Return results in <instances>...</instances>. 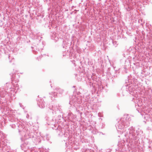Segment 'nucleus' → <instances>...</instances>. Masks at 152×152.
<instances>
[{
	"label": "nucleus",
	"instance_id": "5701e85b",
	"mask_svg": "<svg viewBox=\"0 0 152 152\" xmlns=\"http://www.w3.org/2000/svg\"><path fill=\"white\" fill-rule=\"evenodd\" d=\"M73 87H75V86H73Z\"/></svg>",
	"mask_w": 152,
	"mask_h": 152
},
{
	"label": "nucleus",
	"instance_id": "412c9836",
	"mask_svg": "<svg viewBox=\"0 0 152 152\" xmlns=\"http://www.w3.org/2000/svg\"><path fill=\"white\" fill-rule=\"evenodd\" d=\"M10 62H11V61H10Z\"/></svg>",
	"mask_w": 152,
	"mask_h": 152
},
{
	"label": "nucleus",
	"instance_id": "ddd939ff",
	"mask_svg": "<svg viewBox=\"0 0 152 152\" xmlns=\"http://www.w3.org/2000/svg\"><path fill=\"white\" fill-rule=\"evenodd\" d=\"M113 44L114 46L115 47H116L117 46V45H118V44L117 43V42L116 41H113Z\"/></svg>",
	"mask_w": 152,
	"mask_h": 152
},
{
	"label": "nucleus",
	"instance_id": "6ab92c4d",
	"mask_svg": "<svg viewBox=\"0 0 152 152\" xmlns=\"http://www.w3.org/2000/svg\"><path fill=\"white\" fill-rule=\"evenodd\" d=\"M87 100V99H85V101H86Z\"/></svg>",
	"mask_w": 152,
	"mask_h": 152
},
{
	"label": "nucleus",
	"instance_id": "6e6552de",
	"mask_svg": "<svg viewBox=\"0 0 152 152\" xmlns=\"http://www.w3.org/2000/svg\"><path fill=\"white\" fill-rule=\"evenodd\" d=\"M7 91H6V90H2L0 92V96L1 97H4L7 94Z\"/></svg>",
	"mask_w": 152,
	"mask_h": 152
},
{
	"label": "nucleus",
	"instance_id": "2eb2a0df",
	"mask_svg": "<svg viewBox=\"0 0 152 152\" xmlns=\"http://www.w3.org/2000/svg\"><path fill=\"white\" fill-rule=\"evenodd\" d=\"M11 127L12 128H14L15 127V125L14 124H12L11 125Z\"/></svg>",
	"mask_w": 152,
	"mask_h": 152
},
{
	"label": "nucleus",
	"instance_id": "1a4fd4ad",
	"mask_svg": "<svg viewBox=\"0 0 152 152\" xmlns=\"http://www.w3.org/2000/svg\"><path fill=\"white\" fill-rule=\"evenodd\" d=\"M11 84L8 83H7L6 84V85L5 86V90H7L8 89H11Z\"/></svg>",
	"mask_w": 152,
	"mask_h": 152
},
{
	"label": "nucleus",
	"instance_id": "a211bd4d",
	"mask_svg": "<svg viewBox=\"0 0 152 152\" xmlns=\"http://www.w3.org/2000/svg\"><path fill=\"white\" fill-rule=\"evenodd\" d=\"M10 58H11L12 57H11L10 56H9V59H10Z\"/></svg>",
	"mask_w": 152,
	"mask_h": 152
},
{
	"label": "nucleus",
	"instance_id": "4468645a",
	"mask_svg": "<svg viewBox=\"0 0 152 152\" xmlns=\"http://www.w3.org/2000/svg\"><path fill=\"white\" fill-rule=\"evenodd\" d=\"M32 48V49H33L34 48V49H33L32 50L33 52L35 53V54H36V52H37V51H35L34 50V48H33L32 47H31Z\"/></svg>",
	"mask_w": 152,
	"mask_h": 152
},
{
	"label": "nucleus",
	"instance_id": "9d476101",
	"mask_svg": "<svg viewBox=\"0 0 152 152\" xmlns=\"http://www.w3.org/2000/svg\"><path fill=\"white\" fill-rule=\"evenodd\" d=\"M82 152H94V151L91 149L84 148L82 149Z\"/></svg>",
	"mask_w": 152,
	"mask_h": 152
},
{
	"label": "nucleus",
	"instance_id": "f8f14e48",
	"mask_svg": "<svg viewBox=\"0 0 152 152\" xmlns=\"http://www.w3.org/2000/svg\"><path fill=\"white\" fill-rule=\"evenodd\" d=\"M33 133L31 132V133H29V134H28V136H29L30 138L33 137H34V136H33Z\"/></svg>",
	"mask_w": 152,
	"mask_h": 152
},
{
	"label": "nucleus",
	"instance_id": "4be33fe9",
	"mask_svg": "<svg viewBox=\"0 0 152 152\" xmlns=\"http://www.w3.org/2000/svg\"><path fill=\"white\" fill-rule=\"evenodd\" d=\"M84 96H83V98H84Z\"/></svg>",
	"mask_w": 152,
	"mask_h": 152
},
{
	"label": "nucleus",
	"instance_id": "20e7f679",
	"mask_svg": "<svg viewBox=\"0 0 152 152\" xmlns=\"http://www.w3.org/2000/svg\"><path fill=\"white\" fill-rule=\"evenodd\" d=\"M49 108L52 110V113L53 114L56 113V111H60V107L57 105H53L51 107H50Z\"/></svg>",
	"mask_w": 152,
	"mask_h": 152
},
{
	"label": "nucleus",
	"instance_id": "f257e3e1",
	"mask_svg": "<svg viewBox=\"0 0 152 152\" xmlns=\"http://www.w3.org/2000/svg\"><path fill=\"white\" fill-rule=\"evenodd\" d=\"M129 134H124L126 138L124 140L118 142V146L122 147L126 143H129L131 145L134 146L137 144L138 140H139V135L140 133H142V132L140 129L137 130L135 132V130L133 126L130 127L129 129Z\"/></svg>",
	"mask_w": 152,
	"mask_h": 152
},
{
	"label": "nucleus",
	"instance_id": "dca6fc26",
	"mask_svg": "<svg viewBox=\"0 0 152 152\" xmlns=\"http://www.w3.org/2000/svg\"><path fill=\"white\" fill-rule=\"evenodd\" d=\"M26 117L28 119L29 118V115L28 114H27V115H26Z\"/></svg>",
	"mask_w": 152,
	"mask_h": 152
},
{
	"label": "nucleus",
	"instance_id": "f3484780",
	"mask_svg": "<svg viewBox=\"0 0 152 152\" xmlns=\"http://www.w3.org/2000/svg\"><path fill=\"white\" fill-rule=\"evenodd\" d=\"M19 104L20 105V106L23 109H24V108L23 107V106H22L21 105V104L20 103H19Z\"/></svg>",
	"mask_w": 152,
	"mask_h": 152
},
{
	"label": "nucleus",
	"instance_id": "9b49d317",
	"mask_svg": "<svg viewBox=\"0 0 152 152\" xmlns=\"http://www.w3.org/2000/svg\"><path fill=\"white\" fill-rule=\"evenodd\" d=\"M52 38L53 39H54L55 40H56V38L57 37V35H56V33L55 32H53L51 34Z\"/></svg>",
	"mask_w": 152,
	"mask_h": 152
},
{
	"label": "nucleus",
	"instance_id": "0eeeda50",
	"mask_svg": "<svg viewBox=\"0 0 152 152\" xmlns=\"http://www.w3.org/2000/svg\"><path fill=\"white\" fill-rule=\"evenodd\" d=\"M37 103L39 107L41 108H44L45 106V103L42 99H41L39 101H38Z\"/></svg>",
	"mask_w": 152,
	"mask_h": 152
},
{
	"label": "nucleus",
	"instance_id": "f03ea898",
	"mask_svg": "<svg viewBox=\"0 0 152 152\" xmlns=\"http://www.w3.org/2000/svg\"><path fill=\"white\" fill-rule=\"evenodd\" d=\"M131 119L128 115H124L115 125L117 130L118 132L123 134L124 132V128L128 126Z\"/></svg>",
	"mask_w": 152,
	"mask_h": 152
},
{
	"label": "nucleus",
	"instance_id": "7ed1b4c3",
	"mask_svg": "<svg viewBox=\"0 0 152 152\" xmlns=\"http://www.w3.org/2000/svg\"><path fill=\"white\" fill-rule=\"evenodd\" d=\"M82 97L79 95L73 96L70 99L69 104L74 107L77 105V104H80L82 103Z\"/></svg>",
	"mask_w": 152,
	"mask_h": 152
},
{
	"label": "nucleus",
	"instance_id": "aec40b11",
	"mask_svg": "<svg viewBox=\"0 0 152 152\" xmlns=\"http://www.w3.org/2000/svg\"><path fill=\"white\" fill-rule=\"evenodd\" d=\"M50 97H51V98H53V97H52V96H50Z\"/></svg>",
	"mask_w": 152,
	"mask_h": 152
},
{
	"label": "nucleus",
	"instance_id": "423d86ee",
	"mask_svg": "<svg viewBox=\"0 0 152 152\" xmlns=\"http://www.w3.org/2000/svg\"><path fill=\"white\" fill-rule=\"evenodd\" d=\"M56 91L57 92V93H56L55 92H54V93L52 92L51 93V95L53 96V97H54L55 98L57 97V95L56 94L59 93L60 94H62L63 92L64 91L63 89H61L59 88H57L56 89Z\"/></svg>",
	"mask_w": 152,
	"mask_h": 152
},
{
	"label": "nucleus",
	"instance_id": "39448f33",
	"mask_svg": "<svg viewBox=\"0 0 152 152\" xmlns=\"http://www.w3.org/2000/svg\"><path fill=\"white\" fill-rule=\"evenodd\" d=\"M134 85L130 84L126 86V91L128 92H132L135 89L134 88Z\"/></svg>",
	"mask_w": 152,
	"mask_h": 152
}]
</instances>
